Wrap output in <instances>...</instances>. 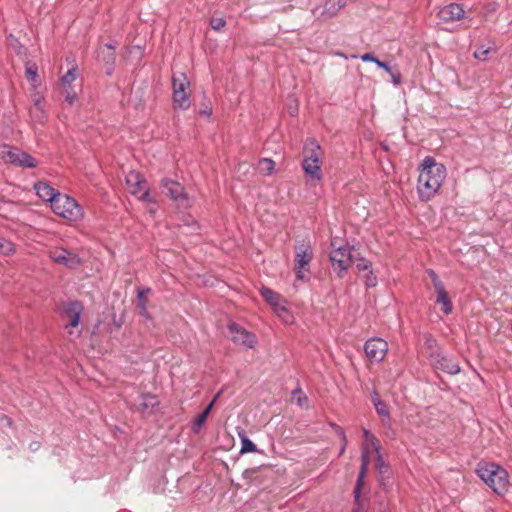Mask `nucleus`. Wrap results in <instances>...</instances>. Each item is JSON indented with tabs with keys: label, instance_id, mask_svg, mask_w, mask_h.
<instances>
[{
	"label": "nucleus",
	"instance_id": "obj_1",
	"mask_svg": "<svg viewBox=\"0 0 512 512\" xmlns=\"http://www.w3.org/2000/svg\"><path fill=\"white\" fill-rule=\"evenodd\" d=\"M446 178V168L443 164L427 156L423 159L417 183V191L422 201L431 200L439 191Z\"/></svg>",
	"mask_w": 512,
	"mask_h": 512
},
{
	"label": "nucleus",
	"instance_id": "obj_2",
	"mask_svg": "<svg viewBox=\"0 0 512 512\" xmlns=\"http://www.w3.org/2000/svg\"><path fill=\"white\" fill-rule=\"evenodd\" d=\"M477 475L497 494L502 495L508 490V472L498 464L479 462Z\"/></svg>",
	"mask_w": 512,
	"mask_h": 512
},
{
	"label": "nucleus",
	"instance_id": "obj_3",
	"mask_svg": "<svg viewBox=\"0 0 512 512\" xmlns=\"http://www.w3.org/2000/svg\"><path fill=\"white\" fill-rule=\"evenodd\" d=\"M322 157L323 151L315 139H308L303 147L302 169L305 176L312 180L322 179Z\"/></svg>",
	"mask_w": 512,
	"mask_h": 512
},
{
	"label": "nucleus",
	"instance_id": "obj_4",
	"mask_svg": "<svg viewBox=\"0 0 512 512\" xmlns=\"http://www.w3.org/2000/svg\"><path fill=\"white\" fill-rule=\"evenodd\" d=\"M51 209L53 212L69 221H78L83 218V210L77 201L65 194H59L52 201Z\"/></svg>",
	"mask_w": 512,
	"mask_h": 512
},
{
	"label": "nucleus",
	"instance_id": "obj_5",
	"mask_svg": "<svg viewBox=\"0 0 512 512\" xmlns=\"http://www.w3.org/2000/svg\"><path fill=\"white\" fill-rule=\"evenodd\" d=\"M313 259V250L309 242H302L295 247L294 270L297 280H308L307 273Z\"/></svg>",
	"mask_w": 512,
	"mask_h": 512
},
{
	"label": "nucleus",
	"instance_id": "obj_6",
	"mask_svg": "<svg viewBox=\"0 0 512 512\" xmlns=\"http://www.w3.org/2000/svg\"><path fill=\"white\" fill-rule=\"evenodd\" d=\"M129 193L140 201L155 204L149 192V186L145 178L137 171H130L125 177Z\"/></svg>",
	"mask_w": 512,
	"mask_h": 512
},
{
	"label": "nucleus",
	"instance_id": "obj_7",
	"mask_svg": "<svg viewBox=\"0 0 512 512\" xmlns=\"http://www.w3.org/2000/svg\"><path fill=\"white\" fill-rule=\"evenodd\" d=\"M83 312V306L79 301L68 303L63 310V318L67 320L65 328L70 336L77 338L82 333L80 327V317Z\"/></svg>",
	"mask_w": 512,
	"mask_h": 512
},
{
	"label": "nucleus",
	"instance_id": "obj_8",
	"mask_svg": "<svg viewBox=\"0 0 512 512\" xmlns=\"http://www.w3.org/2000/svg\"><path fill=\"white\" fill-rule=\"evenodd\" d=\"M47 255L53 263L62 265L68 269H77L82 263L78 254L64 247H50L47 251Z\"/></svg>",
	"mask_w": 512,
	"mask_h": 512
},
{
	"label": "nucleus",
	"instance_id": "obj_9",
	"mask_svg": "<svg viewBox=\"0 0 512 512\" xmlns=\"http://www.w3.org/2000/svg\"><path fill=\"white\" fill-rule=\"evenodd\" d=\"M331 247L333 250L330 252V260L332 265L339 269V275L341 276V272L347 270L352 264L351 249L348 245H338L337 240H332Z\"/></svg>",
	"mask_w": 512,
	"mask_h": 512
},
{
	"label": "nucleus",
	"instance_id": "obj_10",
	"mask_svg": "<svg viewBox=\"0 0 512 512\" xmlns=\"http://www.w3.org/2000/svg\"><path fill=\"white\" fill-rule=\"evenodd\" d=\"M163 193L170 197L181 207H188L189 201L185 188L177 181L165 178L161 181Z\"/></svg>",
	"mask_w": 512,
	"mask_h": 512
},
{
	"label": "nucleus",
	"instance_id": "obj_11",
	"mask_svg": "<svg viewBox=\"0 0 512 512\" xmlns=\"http://www.w3.org/2000/svg\"><path fill=\"white\" fill-rule=\"evenodd\" d=\"M346 4V0H325L322 6L312 9V15L316 20L327 21L333 18Z\"/></svg>",
	"mask_w": 512,
	"mask_h": 512
},
{
	"label": "nucleus",
	"instance_id": "obj_12",
	"mask_svg": "<svg viewBox=\"0 0 512 512\" xmlns=\"http://www.w3.org/2000/svg\"><path fill=\"white\" fill-rule=\"evenodd\" d=\"M429 361L435 369L447 374L455 375L460 372L459 364L439 351L432 352L429 356Z\"/></svg>",
	"mask_w": 512,
	"mask_h": 512
},
{
	"label": "nucleus",
	"instance_id": "obj_13",
	"mask_svg": "<svg viewBox=\"0 0 512 512\" xmlns=\"http://www.w3.org/2000/svg\"><path fill=\"white\" fill-rule=\"evenodd\" d=\"M228 330L231 334V339L235 344L243 345L246 348L253 349L256 344V337L254 334L242 328L235 322L228 325Z\"/></svg>",
	"mask_w": 512,
	"mask_h": 512
},
{
	"label": "nucleus",
	"instance_id": "obj_14",
	"mask_svg": "<svg viewBox=\"0 0 512 512\" xmlns=\"http://www.w3.org/2000/svg\"><path fill=\"white\" fill-rule=\"evenodd\" d=\"M364 350L371 360L381 362L387 354L388 343L382 338H371L365 342Z\"/></svg>",
	"mask_w": 512,
	"mask_h": 512
},
{
	"label": "nucleus",
	"instance_id": "obj_15",
	"mask_svg": "<svg viewBox=\"0 0 512 512\" xmlns=\"http://www.w3.org/2000/svg\"><path fill=\"white\" fill-rule=\"evenodd\" d=\"M465 11L460 4L451 3L444 6L438 12V18L445 23L461 20Z\"/></svg>",
	"mask_w": 512,
	"mask_h": 512
},
{
	"label": "nucleus",
	"instance_id": "obj_16",
	"mask_svg": "<svg viewBox=\"0 0 512 512\" xmlns=\"http://www.w3.org/2000/svg\"><path fill=\"white\" fill-rule=\"evenodd\" d=\"M9 164L21 168H35L38 165V161L27 152L14 148L12 155H10Z\"/></svg>",
	"mask_w": 512,
	"mask_h": 512
},
{
	"label": "nucleus",
	"instance_id": "obj_17",
	"mask_svg": "<svg viewBox=\"0 0 512 512\" xmlns=\"http://www.w3.org/2000/svg\"><path fill=\"white\" fill-rule=\"evenodd\" d=\"M158 405L159 401L155 395L149 393L141 394L138 404L135 405V410L143 415H152Z\"/></svg>",
	"mask_w": 512,
	"mask_h": 512
},
{
	"label": "nucleus",
	"instance_id": "obj_18",
	"mask_svg": "<svg viewBox=\"0 0 512 512\" xmlns=\"http://www.w3.org/2000/svg\"><path fill=\"white\" fill-rule=\"evenodd\" d=\"M29 115L33 122L43 124L46 120L44 98L41 95H35L33 105L29 109Z\"/></svg>",
	"mask_w": 512,
	"mask_h": 512
},
{
	"label": "nucleus",
	"instance_id": "obj_19",
	"mask_svg": "<svg viewBox=\"0 0 512 512\" xmlns=\"http://www.w3.org/2000/svg\"><path fill=\"white\" fill-rule=\"evenodd\" d=\"M369 461H370V459H369V451H367V449L365 447L364 450L361 453V467H360L359 475H358V478H357L356 486H355V489H354V498H355L356 502H358L359 499H360L363 479H364V477L366 475V472H367V469H368V465H369Z\"/></svg>",
	"mask_w": 512,
	"mask_h": 512
},
{
	"label": "nucleus",
	"instance_id": "obj_20",
	"mask_svg": "<svg viewBox=\"0 0 512 512\" xmlns=\"http://www.w3.org/2000/svg\"><path fill=\"white\" fill-rule=\"evenodd\" d=\"M34 189L39 198H41L44 201L50 202L51 205L52 201L56 199V197H58V195L60 194L59 191L54 189L48 183L41 181L34 185Z\"/></svg>",
	"mask_w": 512,
	"mask_h": 512
},
{
	"label": "nucleus",
	"instance_id": "obj_21",
	"mask_svg": "<svg viewBox=\"0 0 512 512\" xmlns=\"http://www.w3.org/2000/svg\"><path fill=\"white\" fill-rule=\"evenodd\" d=\"M261 296L265 299V301L270 304L277 313L285 312L287 313V309L284 306L280 305V295L276 292L272 291L267 287H262L260 289Z\"/></svg>",
	"mask_w": 512,
	"mask_h": 512
},
{
	"label": "nucleus",
	"instance_id": "obj_22",
	"mask_svg": "<svg viewBox=\"0 0 512 512\" xmlns=\"http://www.w3.org/2000/svg\"><path fill=\"white\" fill-rule=\"evenodd\" d=\"M435 292L437 293V298L435 302L436 304L441 305V311L445 315L451 314L453 310V304L448 296V293L445 290V287H440L436 289Z\"/></svg>",
	"mask_w": 512,
	"mask_h": 512
},
{
	"label": "nucleus",
	"instance_id": "obj_23",
	"mask_svg": "<svg viewBox=\"0 0 512 512\" xmlns=\"http://www.w3.org/2000/svg\"><path fill=\"white\" fill-rule=\"evenodd\" d=\"M150 292V288L139 289L137 292V308L139 310V314L146 319L151 318L147 307V295Z\"/></svg>",
	"mask_w": 512,
	"mask_h": 512
},
{
	"label": "nucleus",
	"instance_id": "obj_24",
	"mask_svg": "<svg viewBox=\"0 0 512 512\" xmlns=\"http://www.w3.org/2000/svg\"><path fill=\"white\" fill-rule=\"evenodd\" d=\"M220 395V392H218L215 397L213 398V400L209 403V405L197 416V418L195 419L193 425H192V431L194 433H198L203 424L206 422L207 418H208V415L213 407V405L215 404L217 398L219 397Z\"/></svg>",
	"mask_w": 512,
	"mask_h": 512
},
{
	"label": "nucleus",
	"instance_id": "obj_25",
	"mask_svg": "<svg viewBox=\"0 0 512 512\" xmlns=\"http://www.w3.org/2000/svg\"><path fill=\"white\" fill-rule=\"evenodd\" d=\"M376 453V462H375V468L379 474L380 477V483L381 485H384L385 478H389L390 475V467L389 465L384 461L383 456L381 454V451L378 450Z\"/></svg>",
	"mask_w": 512,
	"mask_h": 512
},
{
	"label": "nucleus",
	"instance_id": "obj_26",
	"mask_svg": "<svg viewBox=\"0 0 512 512\" xmlns=\"http://www.w3.org/2000/svg\"><path fill=\"white\" fill-rule=\"evenodd\" d=\"M172 88L174 91L188 92L190 82L184 73L174 74L172 77Z\"/></svg>",
	"mask_w": 512,
	"mask_h": 512
},
{
	"label": "nucleus",
	"instance_id": "obj_27",
	"mask_svg": "<svg viewBox=\"0 0 512 512\" xmlns=\"http://www.w3.org/2000/svg\"><path fill=\"white\" fill-rule=\"evenodd\" d=\"M173 101L178 108L182 110L188 109L190 107L189 92L173 90Z\"/></svg>",
	"mask_w": 512,
	"mask_h": 512
},
{
	"label": "nucleus",
	"instance_id": "obj_28",
	"mask_svg": "<svg viewBox=\"0 0 512 512\" xmlns=\"http://www.w3.org/2000/svg\"><path fill=\"white\" fill-rule=\"evenodd\" d=\"M374 407H375L377 414L381 418L382 423L388 424L391 420V416H390L389 408L386 405V403L384 401H378L377 403H375Z\"/></svg>",
	"mask_w": 512,
	"mask_h": 512
},
{
	"label": "nucleus",
	"instance_id": "obj_29",
	"mask_svg": "<svg viewBox=\"0 0 512 512\" xmlns=\"http://www.w3.org/2000/svg\"><path fill=\"white\" fill-rule=\"evenodd\" d=\"M377 66L383 70H385V72H387L391 78H392V83L396 86L400 85L401 82H402V77H401V73L398 72V71H394L387 62H377Z\"/></svg>",
	"mask_w": 512,
	"mask_h": 512
},
{
	"label": "nucleus",
	"instance_id": "obj_30",
	"mask_svg": "<svg viewBox=\"0 0 512 512\" xmlns=\"http://www.w3.org/2000/svg\"><path fill=\"white\" fill-rule=\"evenodd\" d=\"M363 435L366 441V443L363 445V448L366 447V449L368 450V445L370 444L373 450L375 452H378V450H380V444L377 438L367 429H364ZM363 450L364 449H362V451Z\"/></svg>",
	"mask_w": 512,
	"mask_h": 512
},
{
	"label": "nucleus",
	"instance_id": "obj_31",
	"mask_svg": "<svg viewBox=\"0 0 512 512\" xmlns=\"http://www.w3.org/2000/svg\"><path fill=\"white\" fill-rule=\"evenodd\" d=\"M15 252L14 244L6 238L0 237V254L11 255Z\"/></svg>",
	"mask_w": 512,
	"mask_h": 512
},
{
	"label": "nucleus",
	"instance_id": "obj_32",
	"mask_svg": "<svg viewBox=\"0 0 512 512\" xmlns=\"http://www.w3.org/2000/svg\"><path fill=\"white\" fill-rule=\"evenodd\" d=\"M25 75L30 83L36 85L38 79L37 66L35 64L27 66L25 69Z\"/></svg>",
	"mask_w": 512,
	"mask_h": 512
},
{
	"label": "nucleus",
	"instance_id": "obj_33",
	"mask_svg": "<svg viewBox=\"0 0 512 512\" xmlns=\"http://www.w3.org/2000/svg\"><path fill=\"white\" fill-rule=\"evenodd\" d=\"M14 147H11L7 144H0V159L5 163L10 162V155H12Z\"/></svg>",
	"mask_w": 512,
	"mask_h": 512
},
{
	"label": "nucleus",
	"instance_id": "obj_34",
	"mask_svg": "<svg viewBox=\"0 0 512 512\" xmlns=\"http://www.w3.org/2000/svg\"><path fill=\"white\" fill-rule=\"evenodd\" d=\"M241 453H248V452H256L257 447L256 445L247 437H242L241 439Z\"/></svg>",
	"mask_w": 512,
	"mask_h": 512
},
{
	"label": "nucleus",
	"instance_id": "obj_35",
	"mask_svg": "<svg viewBox=\"0 0 512 512\" xmlns=\"http://www.w3.org/2000/svg\"><path fill=\"white\" fill-rule=\"evenodd\" d=\"M77 77V69L71 68L61 77L63 85H70Z\"/></svg>",
	"mask_w": 512,
	"mask_h": 512
},
{
	"label": "nucleus",
	"instance_id": "obj_36",
	"mask_svg": "<svg viewBox=\"0 0 512 512\" xmlns=\"http://www.w3.org/2000/svg\"><path fill=\"white\" fill-rule=\"evenodd\" d=\"M260 169L267 175L271 174L274 170V161L271 159H262L259 163Z\"/></svg>",
	"mask_w": 512,
	"mask_h": 512
},
{
	"label": "nucleus",
	"instance_id": "obj_37",
	"mask_svg": "<svg viewBox=\"0 0 512 512\" xmlns=\"http://www.w3.org/2000/svg\"><path fill=\"white\" fill-rule=\"evenodd\" d=\"M490 53L489 47L480 46L474 52V57L478 60L485 61Z\"/></svg>",
	"mask_w": 512,
	"mask_h": 512
},
{
	"label": "nucleus",
	"instance_id": "obj_38",
	"mask_svg": "<svg viewBox=\"0 0 512 512\" xmlns=\"http://www.w3.org/2000/svg\"><path fill=\"white\" fill-rule=\"evenodd\" d=\"M427 274L429 275L435 290L444 286L443 282L433 269H428Z\"/></svg>",
	"mask_w": 512,
	"mask_h": 512
},
{
	"label": "nucleus",
	"instance_id": "obj_39",
	"mask_svg": "<svg viewBox=\"0 0 512 512\" xmlns=\"http://www.w3.org/2000/svg\"><path fill=\"white\" fill-rule=\"evenodd\" d=\"M225 24H226V21L223 18L213 17L210 20V26L214 30H220L221 28H223L225 26Z\"/></svg>",
	"mask_w": 512,
	"mask_h": 512
},
{
	"label": "nucleus",
	"instance_id": "obj_40",
	"mask_svg": "<svg viewBox=\"0 0 512 512\" xmlns=\"http://www.w3.org/2000/svg\"><path fill=\"white\" fill-rule=\"evenodd\" d=\"M377 284V277L372 271H369L365 276V285L369 288L375 287Z\"/></svg>",
	"mask_w": 512,
	"mask_h": 512
},
{
	"label": "nucleus",
	"instance_id": "obj_41",
	"mask_svg": "<svg viewBox=\"0 0 512 512\" xmlns=\"http://www.w3.org/2000/svg\"><path fill=\"white\" fill-rule=\"evenodd\" d=\"M103 61L106 65H109V69L107 71V74H110L111 73V70H112V66L114 65L115 63V54L114 52H109L107 55H105L103 57Z\"/></svg>",
	"mask_w": 512,
	"mask_h": 512
},
{
	"label": "nucleus",
	"instance_id": "obj_42",
	"mask_svg": "<svg viewBox=\"0 0 512 512\" xmlns=\"http://www.w3.org/2000/svg\"><path fill=\"white\" fill-rule=\"evenodd\" d=\"M362 61L364 62H373L377 65V62H381L378 58L374 56L373 53H365L361 56Z\"/></svg>",
	"mask_w": 512,
	"mask_h": 512
},
{
	"label": "nucleus",
	"instance_id": "obj_43",
	"mask_svg": "<svg viewBox=\"0 0 512 512\" xmlns=\"http://www.w3.org/2000/svg\"><path fill=\"white\" fill-rule=\"evenodd\" d=\"M330 426L334 429L335 433L341 438V439H344V438H347L346 437V434H345V431L342 427H340L339 425H337L336 423H330Z\"/></svg>",
	"mask_w": 512,
	"mask_h": 512
},
{
	"label": "nucleus",
	"instance_id": "obj_44",
	"mask_svg": "<svg viewBox=\"0 0 512 512\" xmlns=\"http://www.w3.org/2000/svg\"><path fill=\"white\" fill-rule=\"evenodd\" d=\"M370 262L361 260L359 263H357L356 267L358 271H366L370 268Z\"/></svg>",
	"mask_w": 512,
	"mask_h": 512
},
{
	"label": "nucleus",
	"instance_id": "obj_45",
	"mask_svg": "<svg viewBox=\"0 0 512 512\" xmlns=\"http://www.w3.org/2000/svg\"><path fill=\"white\" fill-rule=\"evenodd\" d=\"M199 114L209 117L212 114V109L209 106H205L203 109H200Z\"/></svg>",
	"mask_w": 512,
	"mask_h": 512
},
{
	"label": "nucleus",
	"instance_id": "obj_46",
	"mask_svg": "<svg viewBox=\"0 0 512 512\" xmlns=\"http://www.w3.org/2000/svg\"><path fill=\"white\" fill-rule=\"evenodd\" d=\"M41 444L38 441H33L29 444V449L33 452L37 451L40 448Z\"/></svg>",
	"mask_w": 512,
	"mask_h": 512
},
{
	"label": "nucleus",
	"instance_id": "obj_47",
	"mask_svg": "<svg viewBox=\"0 0 512 512\" xmlns=\"http://www.w3.org/2000/svg\"><path fill=\"white\" fill-rule=\"evenodd\" d=\"M371 401H372L373 405H375V403H377L378 401H382V400L380 399L379 394H378V392H377L376 390H374V391L372 392V395H371Z\"/></svg>",
	"mask_w": 512,
	"mask_h": 512
},
{
	"label": "nucleus",
	"instance_id": "obj_48",
	"mask_svg": "<svg viewBox=\"0 0 512 512\" xmlns=\"http://www.w3.org/2000/svg\"><path fill=\"white\" fill-rule=\"evenodd\" d=\"M341 440H342V446H341L339 455H342L345 452L347 444H348L347 438H344V439H341Z\"/></svg>",
	"mask_w": 512,
	"mask_h": 512
},
{
	"label": "nucleus",
	"instance_id": "obj_49",
	"mask_svg": "<svg viewBox=\"0 0 512 512\" xmlns=\"http://www.w3.org/2000/svg\"><path fill=\"white\" fill-rule=\"evenodd\" d=\"M75 98H76L75 93H73V94L68 93V94L66 95V97H65V100H66L67 102H69L70 104H72V103L74 102Z\"/></svg>",
	"mask_w": 512,
	"mask_h": 512
},
{
	"label": "nucleus",
	"instance_id": "obj_50",
	"mask_svg": "<svg viewBox=\"0 0 512 512\" xmlns=\"http://www.w3.org/2000/svg\"><path fill=\"white\" fill-rule=\"evenodd\" d=\"M105 47L108 48L110 50V52H114V50L116 49L117 45H116V43H106Z\"/></svg>",
	"mask_w": 512,
	"mask_h": 512
},
{
	"label": "nucleus",
	"instance_id": "obj_51",
	"mask_svg": "<svg viewBox=\"0 0 512 512\" xmlns=\"http://www.w3.org/2000/svg\"><path fill=\"white\" fill-rule=\"evenodd\" d=\"M308 399L305 395H302L298 398V405L302 406L303 405V402H306Z\"/></svg>",
	"mask_w": 512,
	"mask_h": 512
},
{
	"label": "nucleus",
	"instance_id": "obj_52",
	"mask_svg": "<svg viewBox=\"0 0 512 512\" xmlns=\"http://www.w3.org/2000/svg\"><path fill=\"white\" fill-rule=\"evenodd\" d=\"M352 512H363L362 509L360 507L354 509Z\"/></svg>",
	"mask_w": 512,
	"mask_h": 512
},
{
	"label": "nucleus",
	"instance_id": "obj_53",
	"mask_svg": "<svg viewBox=\"0 0 512 512\" xmlns=\"http://www.w3.org/2000/svg\"><path fill=\"white\" fill-rule=\"evenodd\" d=\"M296 393L302 394L301 389H300V388H299V389H296V390L294 391V394H296Z\"/></svg>",
	"mask_w": 512,
	"mask_h": 512
},
{
	"label": "nucleus",
	"instance_id": "obj_54",
	"mask_svg": "<svg viewBox=\"0 0 512 512\" xmlns=\"http://www.w3.org/2000/svg\"><path fill=\"white\" fill-rule=\"evenodd\" d=\"M155 210H156V208H150V209H149V211H150L151 213H154V212H155Z\"/></svg>",
	"mask_w": 512,
	"mask_h": 512
},
{
	"label": "nucleus",
	"instance_id": "obj_55",
	"mask_svg": "<svg viewBox=\"0 0 512 512\" xmlns=\"http://www.w3.org/2000/svg\"><path fill=\"white\" fill-rule=\"evenodd\" d=\"M7 424L10 425L11 424V420L9 418H7Z\"/></svg>",
	"mask_w": 512,
	"mask_h": 512
},
{
	"label": "nucleus",
	"instance_id": "obj_56",
	"mask_svg": "<svg viewBox=\"0 0 512 512\" xmlns=\"http://www.w3.org/2000/svg\"><path fill=\"white\" fill-rule=\"evenodd\" d=\"M381 512H390V510H388V509H385V510H383V511H381Z\"/></svg>",
	"mask_w": 512,
	"mask_h": 512
}]
</instances>
